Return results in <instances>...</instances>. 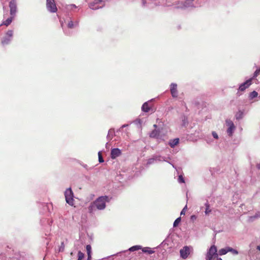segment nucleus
Masks as SVG:
<instances>
[{
    "label": "nucleus",
    "instance_id": "obj_1",
    "mask_svg": "<svg viewBox=\"0 0 260 260\" xmlns=\"http://www.w3.org/2000/svg\"><path fill=\"white\" fill-rule=\"evenodd\" d=\"M112 197L109 196H102L98 197L94 202L91 203L88 207V211L93 213L96 209L103 210L106 208L107 203H109Z\"/></svg>",
    "mask_w": 260,
    "mask_h": 260
},
{
    "label": "nucleus",
    "instance_id": "obj_2",
    "mask_svg": "<svg viewBox=\"0 0 260 260\" xmlns=\"http://www.w3.org/2000/svg\"><path fill=\"white\" fill-rule=\"evenodd\" d=\"M218 255L216 246L213 245L208 250L205 258L206 260H216Z\"/></svg>",
    "mask_w": 260,
    "mask_h": 260
},
{
    "label": "nucleus",
    "instance_id": "obj_3",
    "mask_svg": "<svg viewBox=\"0 0 260 260\" xmlns=\"http://www.w3.org/2000/svg\"><path fill=\"white\" fill-rule=\"evenodd\" d=\"M14 32L13 30H8L2 38L1 43L3 46L9 45L13 40Z\"/></svg>",
    "mask_w": 260,
    "mask_h": 260
},
{
    "label": "nucleus",
    "instance_id": "obj_4",
    "mask_svg": "<svg viewBox=\"0 0 260 260\" xmlns=\"http://www.w3.org/2000/svg\"><path fill=\"white\" fill-rule=\"evenodd\" d=\"M66 201L70 206L74 205V193L71 187L67 188L64 191Z\"/></svg>",
    "mask_w": 260,
    "mask_h": 260
},
{
    "label": "nucleus",
    "instance_id": "obj_5",
    "mask_svg": "<svg viewBox=\"0 0 260 260\" xmlns=\"http://www.w3.org/2000/svg\"><path fill=\"white\" fill-rule=\"evenodd\" d=\"M197 1L198 0H185L184 3L179 2L175 7L181 9L188 7H196L197 6L196 5L195 2Z\"/></svg>",
    "mask_w": 260,
    "mask_h": 260
},
{
    "label": "nucleus",
    "instance_id": "obj_6",
    "mask_svg": "<svg viewBox=\"0 0 260 260\" xmlns=\"http://www.w3.org/2000/svg\"><path fill=\"white\" fill-rule=\"evenodd\" d=\"M108 0H94L93 2L89 4V7L93 10L103 8L105 6V3Z\"/></svg>",
    "mask_w": 260,
    "mask_h": 260
},
{
    "label": "nucleus",
    "instance_id": "obj_7",
    "mask_svg": "<svg viewBox=\"0 0 260 260\" xmlns=\"http://www.w3.org/2000/svg\"><path fill=\"white\" fill-rule=\"evenodd\" d=\"M161 161H167V158L159 154H154L148 159L147 165H150L156 162Z\"/></svg>",
    "mask_w": 260,
    "mask_h": 260
},
{
    "label": "nucleus",
    "instance_id": "obj_8",
    "mask_svg": "<svg viewBox=\"0 0 260 260\" xmlns=\"http://www.w3.org/2000/svg\"><path fill=\"white\" fill-rule=\"evenodd\" d=\"M65 22L67 23V27L69 29H74L79 27V19L74 20V19L70 17H69Z\"/></svg>",
    "mask_w": 260,
    "mask_h": 260
},
{
    "label": "nucleus",
    "instance_id": "obj_9",
    "mask_svg": "<svg viewBox=\"0 0 260 260\" xmlns=\"http://www.w3.org/2000/svg\"><path fill=\"white\" fill-rule=\"evenodd\" d=\"M46 7L51 13H55L57 10L54 0H46Z\"/></svg>",
    "mask_w": 260,
    "mask_h": 260
},
{
    "label": "nucleus",
    "instance_id": "obj_10",
    "mask_svg": "<svg viewBox=\"0 0 260 260\" xmlns=\"http://www.w3.org/2000/svg\"><path fill=\"white\" fill-rule=\"evenodd\" d=\"M10 8V14L12 17H15L17 12V7L16 0H11L9 5Z\"/></svg>",
    "mask_w": 260,
    "mask_h": 260
},
{
    "label": "nucleus",
    "instance_id": "obj_11",
    "mask_svg": "<svg viewBox=\"0 0 260 260\" xmlns=\"http://www.w3.org/2000/svg\"><path fill=\"white\" fill-rule=\"evenodd\" d=\"M226 124L228 126V128L226 130V133L229 136H232L236 128V127L232 121L231 120H226Z\"/></svg>",
    "mask_w": 260,
    "mask_h": 260
},
{
    "label": "nucleus",
    "instance_id": "obj_12",
    "mask_svg": "<svg viewBox=\"0 0 260 260\" xmlns=\"http://www.w3.org/2000/svg\"><path fill=\"white\" fill-rule=\"evenodd\" d=\"M170 90L172 98H177L178 96L177 90V84L175 83H172L170 85Z\"/></svg>",
    "mask_w": 260,
    "mask_h": 260
},
{
    "label": "nucleus",
    "instance_id": "obj_13",
    "mask_svg": "<svg viewBox=\"0 0 260 260\" xmlns=\"http://www.w3.org/2000/svg\"><path fill=\"white\" fill-rule=\"evenodd\" d=\"M252 78H250L239 85V91H244L248 88L252 84Z\"/></svg>",
    "mask_w": 260,
    "mask_h": 260
},
{
    "label": "nucleus",
    "instance_id": "obj_14",
    "mask_svg": "<svg viewBox=\"0 0 260 260\" xmlns=\"http://www.w3.org/2000/svg\"><path fill=\"white\" fill-rule=\"evenodd\" d=\"M189 253V247L187 246H184L180 250V256L183 259H186L188 256Z\"/></svg>",
    "mask_w": 260,
    "mask_h": 260
},
{
    "label": "nucleus",
    "instance_id": "obj_15",
    "mask_svg": "<svg viewBox=\"0 0 260 260\" xmlns=\"http://www.w3.org/2000/svg\"><path fill=\"white\" fill-rule=\"evenodd\" d=\"M154 99H152L147 102H145L142 106V111L144 112H148L150 110L152 107L151 105H150L151 103L154 101Z\"/></svg>",
    "mask_w": 260,
    "mask_h": 260
},
{
    "label": "nucleus",
    "instance_id": "obj_16",
    "mask_svg": "<svg viewBox=\"0 0 260 260\" xmlns=\"http://www.w3.org/2000/svg\"><path fill=\"white\" fill-rule=\"evenodd\" d=\"M121 154V151L119 148H113L111 151V157L115 159Z\"/></svg>",
    "mask_w": 260,
    "mask_h": 260
},
{
    "label": "nucleus",
    "instance_id": "obj_17",
    "mask_svg": "<svg viewBox=\"0 0 260 260\" xmlns=\"http://www.w3.org/2000/svg\"><path fill=\"white\" fill-rule=\"evenodd\" d=\"M179 142V139L175 138L170 140L168 143V144L171 148H174L178 144Z\"/></svg>",
    "mask_w": 260,
    "mask_h": 260
},
{
    "label": "nucleus",
    "instance_id": "obj_18",
    "mask_svg": "<svg viewBox=\"0 0 260 260\" xmlns=\"http://www.w3.org/2000/svg\"><path fill=\"white\" fill-rule=\"evenodd\" d=\"M141 248H142V246H141V245H134V246L131 247L130 248H129L128 250L123 251H122V252H126L128 251H131V252H133V251L140 250Z\"/></svg>",
    "mask_w": 260,
    "mask_h": 260
},
{
    "label": "nucleus",
    "instance_id": "obj_19",
    "mask_svg": "<svg viewBox=\"0 0 260 260\" xmlns=\"http://www.w3.org/2000/svg\"><path fill=\"white\" fill-rule=\"evenodd\" d=\"M142 1V6L143 7H147V8H153V6H151V0H141Z\"/></svg>",
    "mask_w": 260,
    "mask_h": 260
},
{
    "label": "nucleus",
    "instance_id": "obj_20",
    "mask_svg": "<svg viewBox=\"0 0 260 260\" xmlns=\"http://www.w3.org/2000/svg\"><path fill=\"white\" fill-rule=\"evenodd\" d=\"M141 250H142L143 252L149 254H152L153 253H154V251L151 248L148 247H143L142 246V248L141 249Z\"/></svg>",
    "mask_w": 260,
    "mask_h": 260
},
{
    "label": "nucleus",
    "instance_id": "obj_21",
    "mask_svg": "<svg viewBox=\"0 0 260 260\" xmlns=\"http://www.w3.org/2000/svg\"><path fill=\"white\" fill-rule=\"evenodd\" d=\"M160 132L159 129H155L153 130L149 134V136L152 138L156 139L158 137V134Z\"/></svg>",
    "mask_w": 260,
    "mask_h": 260
},
{
    "label": "nucleus",
    "instance_id": "obj_22",
    "mask_svg": "<svg viewBox=\"0 0 260 260\" xmlns=\"http://www.w3.org/2000/svg\"><path fill=\"white\" fill-rule=\"evenodd\" d=\"M114 134V129L111 128L109 130L108 135L107 136V139L110 141L113 138V135Z\"/></svg>",
    "mask_w": 260,
    "mask_h": 260
},
{
    "label": "nucleus",
    "instance_id": "obj_23",
    "mask_svg": "<svg viewBox=\"0 0 260 260\" xmlns=\"http://www.w3.org/2000/svg\"><path fill=\"white\" fill-rule=\"evenodd\" d=\"M205 213L206 215H209V213L211 212V210L210 209V205L208 201H207L205 204Z\"/></svg>",
    "mask_w": 260,
    "mask_h": 260
},
{
    "label": "nucleus",
    "instance_id": "obj_24",
    "mask_svg": "<svg viewBox=\"0 0 260 260\" xmlns=\"http://www.w3.org/2000/svg\"><path fill=\"white\" fill-rule=\"evenodd\" d=\"M166 135L165 134H162L159 132L158 137H157L156 139L157 140L158 142H160L162 141H164L165 140Z\"/></svg>",
    "mask_w": 260,
    "mask_h": 260
},
{
    "label": "nucleus",
    "instance_id": "obj_25",
    "mask_svg": "<svg viewBox=\"0 0 260 260\" xmlns=\"http://www.w3.org/2000/svg\"><path fill=\"white\" fill-rule=\"evenodd\" d=\"M228 252H230L234 255H236L239 254V252L237 250L234 249L232 247H231L229 246H228Z\"/></svg>",
    "mask_w": 260,
    "mask_h": 260
},
{
    "label": "nucleus",
    "instance_id": "obj_26",
    "mask_svg": "<svg viewBox=\"0 0 260 260\" xmlns=\"http://www.w3.org/2000/svg\"><path fill=\"white\" fill-rule=\"evenodd\" d=\"M14 17H12L11 16L10 17L7 18L5 21L3 22V24H4L6 26L9 25L11 24V23L12 22Z\"/></svg>",
    "mask_w": 260,
    "mask_h": 260
},
{
    "label": "nucleus",
    "instance_id": "obj_27",
    "mask_svg": "<svg viewBox=\"0 0 260 260\" xmlns=\"http://www.w3.org/2000/svg\"><path fill=\"white\" fill-rule=\"evenodd\" d=\"M228 252V246H226L223 248L220 249L219 250L218 254H219L220 255H223L226 254Z\"/></svg>",
    "mask_w": 260,
    "mask_h": 260
},
{
    "label": "nucleus",
    "instance_id": "obj_28",
    "mask_svg": "<svg viewBox=\"0 0 260 260\" xmlns=\"http://www.w3.org/2000/svg\"><path fill=\"white\" fill-rule=\"evenodd\" d=\"M258 95V93L256 91H253L251 92H250L249 95V99L251 100L253 99L256 97H257Z\"/></svg>",
    "mask_w": 260,
    "mask_h": 260
},
{
    "label": "nucleus",
    "instance_id": "obj_29",
    "mask_svg": "<svg viewBox=\"0 0 260 260\" xmlns=\"http://www.w3.org/2000/svg\"><path fill=\"white\" fill-rule=\"evenodd\" d=\"M85 257V254L84 253L81 252V251H78V259L77 260H82Z\"/></svg>",
    "mask_w": 260,
    "mask_h": 260
},
{
    "label": "nucleus",
    "instance_id": "obj_30",
    "mask_svg": "<svg viewBox=\"0 0 260 260\" xmlns=\"http://www.w3.org/2000/svg\"><path fill=\"white\" fill-rule=\"evenodd\" d=\"M181 218L180 217L176 218L173 223V226L177 227L178 225V224H179V223L181 222Z\"/></svg>",
    "mask_w": 260,
    "mask_h": 260
},
{
    "label": "nucleus",
    "instance_id": "obj_31",
    "mask_svg": "<svg viewBox=\"0 0 260 260\" xmlns=\"http://www.w3.org/2000/svg\"><path fill=\"white\" fill-rule=\"evenodd\" d=\"M64 242L62 241L61 242V244H60V245L58 247V252H63L64 250Z\"/></svg>",
    "mask_w": 260,
    "mask_h": 260
},
{
    "label": "nucleus",
    "instance_id": "obj_32",
    "mask_svg": "<svg viewBox=\"0 0 260 260\" xmlns=\"http://www.w3.org/2000/svg\"><path fill=\"white\" fill-rule=\"evenodd\" d=\"M260 74V67L258 69H257L253 73V77H252V79L253 78H255L256 77H257Z\"/></svg>",
    "mask_w": 260,
    "mask_h": 260
},
{
    "label": "nucleus",
    "instance_id": "obj_33",
    "mask_svg": "<svg viewBox=\"0 0 260 260\" xmlns=\"http://www.w3.org/2000/svg\"><path fill=\"white\" fill-rule=\"evenodd\" d=\"M98 156H99V161L100 163L103 162L104 161V159L103 157H102L101 152L99 151L98 152Z\"/></svg>",
    "mask_w": 260,
    "mask_h": 260
},
{
    "label": "nucleus",
    "instance_id": "obj_34",
    "mask_svg": "<svg viewBox=\"0 0 260 260\" xmlns=\"http://www.w3.org/2000/svg\"><path fill=\"white\" fill-rule=\"evenodd\" d=\"M86 250L87 254H91V247L90 245H86Z\"/></svg>",
    "mask_w": 260,
    "mask_h": 260
},
{
    "label": "nucleus",
    "instance_id": "obj_35",
    "mask_svg": "<svg viewBox=\"0 0 260 260\" xmlns=\"http://www.w3.org/2000/svg\"><path fill=\"white\" fill-rule=\"evenodd\" d=\"M178 180V182L180 183H184V182H185L184 179L182 175L179 176Z\"/></svg>",
    "mask_w": 260,
    "mask_h": 260
},
{
    "label": "nucleus",
    "instance_id": "obj_36",
    "mask_svg": "<svg viewBox=\"0 0 260 260\" xmlns=\"http://www.w3.org/2000/svg\"><path fill=\"white\" fill-rule=\"evenodd\" d=\"M77 7L74 5V4H71V5H69L67 6V9L68 10H71L73 8H76Z\"/></svg>",
    "mask_w": 260,
    "mask_h": 260
},
{
    "label": "nucleus",
    "instance_id": "obj_37",
    "mask_svg": "<svg viewBox=\"0 0 260 260\" xmlns=\"http://www.w3.org/2000/svg\"><path fill=\"white\" fill-rule=\"evenodd\" d=\"M242 112H239V113L237 114L236 115V117L237 119H240L242 118Z\"/></svg>",
    "mask_w": 260,
    "mask_h": 260
},
{
    "label": "nucleus",
    "instance_id": "obj_38",
    "mask_svg": "<svg viewBox=\"0 0 260 260\" xmlns=\"http://www.w3.org/2000/svg\"><path fill=\"white\" fill-rule=\"evenodd\" d=\"M187 209V206L186 205L183 208V209L181 210V212H180V215H185V212H186V210Z\"/></svg>",
    "mask_w": 260,
    "mask_h": 260
},
{
    "label": "nucleus",
    "instance_id": "obj_39",
    "mask_svg": "<svg viewBox=\"0 0 260 260\" xmlns=\"http://www.w3.org/2000/svg\"><path fill=\"white\" fill-rule=\"evenodd\" d=\"M212 135L214 139H217L218 138V134L215 132H212Z\"/></svg>",
    "mask_w": 260,
    "mask_h": 260
},
{
    "label": "nucleus",
    "instance_id": "obj_40",
    "mask_svg": "<svg viewBox=\"0 0 260 260\" xmlns=\"http://www.w3.org/2000/svg\"><path fill=\"white\" fill-rule=\"evenodd\" d=\"M197 219V216L195 215H192L191 216H190V220L192 221H194L195 220H196Z\"/></svg>",
    "mask_w": 260,
    "mask_h": 260
},
{
    "label": "nucleus",
    "instance_id": "obj_41",
    "mask_svg": "<svg viewBox=\"0 0 260 260\" xmlns=\"http://www.w3.org/2000/svg\"><path fill=\"white\" fill-rule=\"evenodd\" d=\"M259 217L257 214H255L254 216L250 217V218H257Z\"/></svg>",
    "mask_w": 260,
    "mask_h": 260
},
{
    "label": "nucleus",
    "instance_id": "obj_42",
    "mask_svg": "<svg viewBox=\"0 0 260 260\" xmlns=\"http://www.w3.org/2000/svg\"><path fill=\"white\" fill-rule=\"evenodd\" d=\"M153 5L154 6H159L160 5V4L159 2H154V3H153Z\"/></svg>",
    "mask_w": 260,
    "mask_h": 260
},
{
    "label": "nucleus",
    "instance_id": "obj_43",
    "mask_svg": "<svg viewBox=\"0 0 260 260\" xmlns=\"http://www.w3.org/2000/svg\"><path fill=\"white\" fill-rule=\"evenodd\" d=\"M187 123V122L186 121V119L184 118V119L183 120V125L185 126Z\"/></svg>",
    "mask_w": 260,
    "mask_h": 260
},
{
    "label": "nucleus",
    "instance_id": "obj_44",
    "mask_svg": "<svg viewBox=\"0 0 260 260\" xmlns=\"http://www.w3.org/2000/svg\"><path fill=\"white\" fill-rule=\"evenodd\" d=\"M91 254H87V260H91Z\"/></svg>",
    "mask_w": 260,
    "mask_h": 260
},
{
    "label": "nucleus",
    "instance_id": "obj_45",
    "mask_svg": "<svg viewBox=\"0 0 260 260\" xmlns=\"http://www.w3.org/2000/svg\"><path fill=\"white\" fill-rule=\"evenodd\" d=\"M168 163H169V164H170L171 165H172V167H173L174 168L176 169L175 166H174V164H173L171 161H170V162H168Z\"/></svg>",
    "mask_w": 260,
    "mask_h": 260
},
{
    "label": "nucleus",
    "instance_id": "obj_46",
    "mask_svg": "<svg viewBox=\"0 0 260 260\" xmlns=\"http://www.w3.org/2000/svg\"><path fill=\"white\" fill-rule=\"evenodd\" d=\"M84 168L87 169V165L86 164H81Z\"/></svg>",
    "mask_w": 260,
    "mask_h": 260
},
{
    "label": "nucleus",
    "instance_id": "obj_47",
    "mask_svg": "<svg viewBox=\"0 0 260 260\" xmlns=\"http://www.w3.org/2000/svg\"><path fill=\"white\" fill-rule=\"evenodd\" d=\"M240 91H239V90L238 91V92H237V93H236V95H237V96H240V95H241V94L240 93Z\"/></svg>",
    "mask_w": 260,
    "mask_h": 260
},
{
    "label": "nucleus",
    "instance_id": "obj_48",
    "mask_svg": "<svg viewBox=\"0 0 260 260\" xmlns=\"http://www.w3.org/2000/svg\"><path fill=\"white\" fill-rule=\"evenodd\" d=\"M128 126V124H123L121 126V128H124Z\"/></svg>",
    "mask_w": 260,
    "mask_h": 260
},
{
    "label": "nucleus",
    "instance_id": "obj_49",
    "mask_svg": "<svg viewBox=\"0 0 260 260\" xmlns=\"http://www.w3.org/2000/svg\"><path fill=\"white\" fill-rule=\"evenodd\" d=\"M256 249H257V250H258L259 251H260V245H257V246H256Z\"/></svg>",
    "mask_w": 260,
    "mask_h": 260
},
{
    "label": "nucleus",
    "instance_id": "obj_50",
    "mask_svg": "<svg viewBox=\"0 0 260 260\" xmlns=\"http://www.w3.org/2000/svg\"><path fill=\"white\" fill-rule=\"evenodd\" d=\"M167 162L168 163V162H170V160H168V159H171V157H167Z\"/></svg>",
    "mask_w": 260,
    "mask_h": 260
},
{
    "label": "nucleus",
    "instance_id": "obj_51",
    "mask_svg": "<svg viewBox=\"0 0 260 260\" xmlns=\"http://www.w3.org/2000/svg\"><path fill=\"white\" fill-rule=\"evenodd\" d=\"M216 260H222V259L220 257H218V256H217V257L216 258Z\"/></svg>",
    "mask_w": 260,
    "mask_h": 260
},
{
    "label": "nucleus",
    "instance_id": "obj_52",
    "mask_svg": "<svg viewBox=\"0 0 260 260\" xmlns=\"http://www.w3.org/2000/svg\"><path fill=\"white\" fill-rule=\"evenodd\" d=\"M61 26L63 28V22L60 20Z\"/></svg>",
    "mask_w": 260,
    "mask_h": 260
},
{
    "label": "nucleus",
    "instance_id": "obj_53",
    "mask_svg": "<svg viewBox=\"0 0 260 260\" xmlns=\"http://www.w3.org/2000/svg\"><path fill=\"white\" fill-rule=\"evenodd\" d=\"M63 31H64V33L67 35H68L69 34L65 31L63 30Z\"/></svg>",
    "mask_w": 260,
    "mask_h": 260
},
{
    "label": "nucleus",
    "instance_id": "obj_54",
    "mask_svg": "<svg viewBox=\"0 0 260 260\" xmlns=\"http://www.w3.org/2000/svg\"><path fill=\"white\" fill-rule=\"evenodd\" d=\"M153 126H154L155 128L157 127V125H156V124H154V125H153Z\"/></svg>",
    "mask_w": 260,
    "mask_h": 260
},
{
    "label": "nucleus",
    "instance_id": "obj_55",
    "mask_svg": "<svg viewBox=\"0 0 260 260\" xmlns=\"http://www.w3.org/2000/svg\"><path fill=\"white\" fill-rule=\"evenodd\" d=\"M108 145V143H106V148H107Z\"/></svg>",
    "mask_w": 260,
    "mask_h": 260
},
{
    "label": "nucleus",
    "instance_id": "obj_56",
    "mask_svg": "<svg viewBox=\"0 0 260 260\" xmlns=\"http://www.w3.org/2000/svg\"><path fill=\"white\" fill-rule=\"evenodd\" d=\"M257 166V168H258V169H260V165H258Z\"/></svg>",
    "mask_w": 260,
    "mask_h": 260
},
{
    "label": "nucleus",
    "instance_id": "obj_57",
    "mask_svg": "<svg viewBox=\"0 0 260 260\" xmlns=\"http://www.w3.org/2000/svg\"><path fill=\"white\" fill-rule=\"evenodd\" d=\"M71 255H73V252H71V253H70Z\"/></svg>",
    "mask_w": 260,
    "mask_h": 260
}]
</instances>
